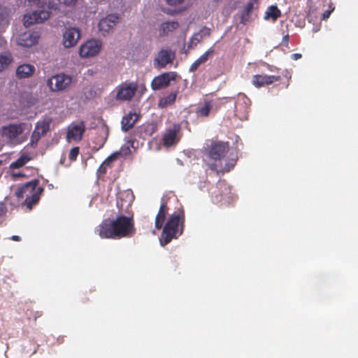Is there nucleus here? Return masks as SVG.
Here are the masks:
<instances>
[{
  "label": "nucleus",
  "mask_w": 358,
  "mask_h": 358,
  "mask_svg": "<svg viewBox=\"0 0 358 358\" xmlns=\"http://www.w3.org/2000/svg\"><path fill=\"white\" fill-rule=\"evenodd\" d=\"M212 108V101H206L204 106L197 110V114L202 117H208L210 114V111Z\"/></svg>",
  "instance_id": "7c9ffc66"
},
{
  "label": "nucleus",
  "mask_w": 358,
  "mask_h": 358,
  "mask_svg": "<svg viewBox=\"0 0 358 358\" xmlns=\"http://www.w3.org/2000/svg\"><path fill=\"white\" fill-rule=\"evenodd\" d=\"M301 55L300 53H294L291 55V57L294 60H297L301 58Z\"/></svg>",
  "instance_id": "c03bdc74"
},
{
  "label": "nucleus",
  "mask_w": 358,
  "mask_h": 358,
  "mask_svg": "<svg viewBox=\"0 0 358 358\" xmlns=\"http://www.w3.org/2000/svg\"><path fill=\"white\" fill-rule=\"evenodd\" d=\"M10 239L14 241H21V238L19 236L13 235L10 237Z\"/></svg>",
  "instance_id": "a18cd8bd"
},
{
  "label": "nucleus",
  "mask_w": 358,
  "mask_h": 358,
  "mask_svg": "<svg viewBox=\"0 0 358 358\" xmlns=\"http://www.w3.org/2000/svg\"><path fill=\"white\" fill-rule=\"evenodd\" d=\"M79 154V148L74 147L70 150L69 158L71 161H75Z\"/></svg>",
  "instance_id": "f704fd0d"
},
{
  "label": "nucleus",
  "mask_w": 358,
  "mask_h": 358,
  "mask_svg": "<svg viewBox=\"0 0 358 358\" xmlns=\"http://www.w3.org/2000/svg\"><path fill=\"white\" fill-rule=\"evenodd\" d=\"M229 151L228 142H213L212 143L208 155L209 157L215 161H220Z\"/></svg>",
  "instance_id": "1a4fd4ad"
},
{
  "label": "nucleus",
  "mask_w": 358,
  "mask_h": 358,
  "mask_svg": "<svg viewBox=\"0 0 358 358\" xmlns=\"http://www.w3.org/2000/svg\"><path fill=\"white\" fill-rule=\"evenodd\" d=\"M43 192V188L39 186V181L33 180L19 187L15 192V196L19 201L20 199H24L21 205L26 206L30 210L34 206L38 203Z\"/></svg>",
  "instance_id": "7ed1b4c3"
},
{
  "label": "nucleus",
  "mask_w": 358,
  "mask_h": 358,
  "mask_svg": "<svg viewBox=\"0 0 358 358\" xmlns=\"http://www.w3.org/2000/svg\"><path fill=\"white\" fill-rule=\"evenodd\" d=\"M106 168H107L106 166H105L104 164H101L100 165V166L99 167L98 170H97V174L99 176H101V175H103V174L106 173Z\"/></svg>",
  "instance_id": "58836bf2"
},
{
  "label": "nucleus",
  "mask_w": 358,
  "mask_h": 358,
  "mask_svg": "<svg viewBox=\"0 0 358 358\" xmlns=\"http://www.w3.org/2000/svg\"><path fill=\"white\" fill-rule=\"evenodd\" d=\"M138 90L136 82H124L116 89L115 99L118 101H130L134 96Z\"/></svg>",
  "instance_id": "423d86ee"
},
{
  "label": "nucleus",
  "mask_w": 358,
  "mask_h": 358,
  "mask_svg": "<svg viewBox=\"0 0 358 358\" xmlns=\"http://www.w3.org/2000/svg\"><path fill=\"white\" fill-rule=\"evenodd\" d=\"M250 103L251 101L248 96H246L244 94H239L238 96L236 104L235 105V108H238V107H239L241 104H243L245 108H248Z\"/></svg>",
  "instance_id": "2f4dec72"
},
{
  "label": "nucleus",
  "mask_w": 358,
  "mask_h": 358,
  "mask_svg": "<svg viewBox=\"0 0 358 358\" xmlns=\"http://www.w3.org/2000/svg\"><path fill=\"white\" fill-rule=\"evenodd\" d=\"M13 176L14 177H22V176H24V174H22L21 173H13Z\"/></svg>",
  "instance_id": "09e8293b"
},
{
  "label": "nucleus",
  "mask_w": 358,
  "mask_h": 358,
  "mask_svg": "<svg viewBox=\"0 0 358 358\" xmlns=\"http://www.w3.org/2000/svg\"><path fill=\"white\" fill-rule=\"evenodd\" d=\"M175 57V52L171 49H162L154 59V65L160 69L164 68L167 64H172Z\"/></svg>",
  "instance_id": "9d476101"
},
{
  "label": "nucleus",
  "mask_w": 358,
  "mask_h": 358,
  "mask_svg": "<svg viewBox=\"0 0 358 358\" xmlns=\"http://www.w3.org/2000/svg\"><path fill=\"white\" fill-rule=\"evenodd\" d=\"M201 64V63L200 62H199L198 59L194 61L192 65L190 66L189 67V71L190 72H194L196 71L198 68L199 67V66Z\"/></svg>",
  "instance_id": "c9c22d12"
},
{
  "label": "nucleus",
  "mask_w": 358,
  "mask_h": 358,
  "mask_svg": "<svg viewBox=\"0 0 358 358\" xmlns=\"http://www.w3.org/2000/svg\"><path fill=\"white\" fill-rule=\"evenodd\" d=\"M185 220V211L182 208H178L169 217L162 227V232L159 238L162 246L169 244L173 239H177L182 234Z\"/></svg>",
  "instance_id": "f03ea898"
},
{
  "label": "nucleus",
  "mask_w": 358,
  "mask_h": 358,
  "mask_svg": "<svg viewBox=\"0 0 358 358\" xmlns=\"http://www.w3.org/2000/svg\"><path fill=\"white\" fill-rule=\"evenodd\" d=\"M267 65H268V70H269V71H274V69H275V68H274L273 66H271V65H269V64H267Z\"/></svg>",
  "instance_id": "8fccbe9b"
},
{
  "label": "nucleus",
  "mask_w": 358,
  "mask_h": 358,
  "mask_svg": "<svg viewBox=\"0 0 358 358\" xmlns=\"http://www.w3.org/2000/svg\"><path fill=\"white\" fill-rule=\"evenodd\" d=\"M331 10L324 11V13L322 14V19L325 20V19L329 18L331 15Z\"/></svg>",
  "instance_id": "37998d69"
},
{
  "label": "nucleus",
  "mask_w": 358,
  "mask_h": 358,
  "mask_svg": "<svg viewBox=\"0 0 358 358\" xmlns=\"http://www.w3.org/2000/svg\"><path fill=\"white\" fill-rule=\"evenodd\" d=\"M30 160V157H29L26 155H22L20 157H19L17 160L13 162L10 167L11 169H20L24 166Z\"/></svg>",
  "instance_id": "c85d7f7f"
},
{
  "label": "nucleus",
  "mask_w": 358,
  "mask_h": 358,
  "mask_svg": "<svg viewBox=\"0 0 358 358\" xmlns=\"http://www.w3.org/2000/svg\"><path fill=\"white\" fill-rule=\"evenodd\" d=\"M179 24L176 21H169L161 24L159 29V34L161 36L168 35L169 33L177 29Z\"/></svg>",
  "instance_id": "393cba45"
},
{
  "label": "nucleus",
  "mask_w": 358,
  "mask_h": 358,
  "mask_svg": "<svg viewBox=\"0 0 358 358\" xmlns=\"http://www.w3.org/2000/svg\"><path fill=\"white\" fill-rule=\"evenodd\" d=\"M280 76H268L266 74H256L252 78V84L257 88H260L272 85L275 82L280 81Z\"/></svg>",
  "instance_id": "2eb2a0df"
},
{
  "label": "nucleus",
  "mask_w": 358,
  "mask_h": 358,
  "mask_svg": "<svg viewBox=\"0 0 358 358\" xmlns=\"http://www.w3.org/2000/svg\"><path fill=\"white\" fill-rule=\"evenodd\" d=\"M50 12L48 10H41L39 11H34L30 14H26L23 18L24 25L29 27L36 23H41L48 19Z\"/></svg>",
  "instance_id": "ddd939ff"
},
{
  "label": "nucleus",
  "mask_w": 358,
  "mask_h": 358,
  "mask_svg": "<svg viewBox=\"0 0 358 358\" xmlns=\"http://www.w3.org/2000/svg\"><path fill=\"white\" fill-rule=\"evenodd\" d=\"M289 34H286L283 37H282V41H281V45H284L285 47L287 48L288 45H289Z\"/></svg>",
  "instance_id": "4c0bfd02"
},
{
  "label": "nucleus",
  "mask_w": 358,
  "mask_h": 358,
  "mask_svg": "<svg viewBox=\"0 0 358 358\" xmlns=\"http://www.w3.org/2000/svg\"><path fill=\"white\" fill-rule=\"evenodd\" d=\"M12 61L13 57L10 53L0 55V71L7 68Z\"/></svg>",
  "instance_id": "c756f323"
},
{
  "label": "nucleus",
  "mask_w": 358,
  "mask_h": 358,
  "mask_svg": "<svg viewBox=\"0 0 358 358\" xmlns=\"http://www.w3.org/2000/svg\"><path fill=\"white\" fill-rule=\"evenodd\" d=\"M166 1L170 6H176L182 3L183 0H166Z\"/></svg>",
  "instance_id": "ea45409f"
},
{
  "label": "nucleus",
  "mask_w": 358,
  "mask_h": 358,
  "mask_svg": "<svg viewBox=\"0 0 358 358\" xmlns=\"http://www.w3.org/2000/svg\"><path fill=\"white\" fill-rule=\"evenodd\" d=\"M281 15V11L277 7V6H271L268 8L264 19H271L273 22L276 21L278 17Z\"/></svg>",
  "instance_id": "bb28decb"
},
{
  "label": "nucleus",
  "mask_w": 358,
  "mask_h": 358,
  "mask_svg": "<svg viewBox=\"0 0 358 358\" xmlns=\"http://www.w3.org/2000/svg\"><path fill=\"white\" fill-rule=\"evenodd\" d=\"M72 82L71 76L59 73L52 76L47 80V85L52 92H59L66 90Z\"/></svg>",
  "instance_id": "0eeeda50"
},
{
  "label": "nucleus",
  "mask_w": 358,
  "mask_h": 358,
  "mask_svg": "<svg viewBox=\"0 0 358 358\" xmlns=\"http://www.w3.org/2000/svg\"><path fill=\"white\" fill-rule=\"evenodd\" d=\"M119 21V17L117 15L110 14L101 19L99 23V28L104 35L112 30Z\"/></svg>",
  "instance_id": "f3484780"
},
{
  "label": "nucleus",
  "mask_w": 358,
  "mask_h": 358,
  "mask_svg": "<svg viewBox=\"0 0 358 358\" xmlns=\"http://www.w3.org/2000/svg\"><path fill=\"white\" fill-rule=\"evenodd\" d=\"M256 3H257V0H251L249 3L246 4L241 14V24H245L246 22L249 21L250 18V14L252 11L254 10L255 4Z\"/></svg>",
  "instance_id": "b1692460"
},
{
  "label": "nucleus",
  "mask_w": 358,
  "mask_h": 358,
  "mask_svg": "<svg viewBox=\"0 0 358 358\" xmlns=\"http://www.w3.org/2000/svg\"><path fill=\"white\" fill-rule=\"evenodd\" d=\"M236 163V159H230L223 168H218L217 165L215 163H212L209 164V167L211 170L217 172V173H224L229 172L231 169H233Z\"/></svg>",
  "instance_id": "a878e982"
},
{
  "label": "nucleus",
  "mask_w": 358,
  "mask_h": 358,
  "mask_svg": "<svg viewBox=\"0 0 358 358\" xmlns=\"http://www.w3.org/2000/svg\"><path fill=\"white\" fill-rule=\"evenodd\" d=\"M197 36V34L194 35L191 39V43L194 44L195 45L200 41V39L196 37Z\"/></svg>",
  "instance_id": "a19ab883"
},
{
  "label": "nucleus",
  "mask_w": 358,
  "mask_h": 358,
  "mask_svg": "<svg viewBox=\"0 0 358 358\" xmlns=\"http://www.w3.org/2000/svg\"><path fill=\"white\" fill-rule=\"evenodd\" d=\"M8 24V15L5 9L0 6V25Z\"/></svg>",
  "instance_id": "72a5a7b5"
},
{
  "label": "nucleus",
  "mask_w": 358,
  "mask_h": 358,
  "mask_svg": "<svg viewBox=\"0 0 358 358\" xmlns=\"http://www.w3.org/2000/svg\"><path fill=\"white\" fill-rule=\"evenodd\" d=\"M176 76L175 72L162 73L153 78L151 82V88L154 91L166 88L170 85L171 81L176 79Z\"/></svg>",
  "instance_id": "6e6552de"
},
{
  "label": "nucleus",
  "mask_w": 358,
  "mask_h": 358,
  "mask_svg": "<svg viewBox=\"0 0 358 358\" xmlns=\"http://www.w3.org/2000/svg\"><path fill=\"white\" fill-rule=\"evenodd\" d=\"M85 124L83 121L78 124H71L68 127L66 132V140L69 142H78L83 138V136L85 132Z\"/></svg>",
  "instance_id": "9b49d317"
},
{
  "label": "nucleus",
  "mask_w": 358,
  "mask_h": 358,
  "mask_svg": "<svg viewBox=\"0 0 358 358\" xmlns=\"http://www.w3.org/2000/svg\"><path fill=\"white\" fill-rule=\"evenodd\" d=\"M137 120L138 115L136 113H129L122 119V129L124 131H127L134 127Z\"/></svg>",
  "instance_id": "4be33fe9"
},
{
  "label": "nucleus",
  "mask_w": 358,
  "mask_h": 358,
  "mask_svg": "<svg viewBox=\"0 0 358 358\" xmlns=\"http://www.w3.org/2000/svg\"><path fill=\"white\" fill-rule=\"evenodd\" d=\"M48 8L50 9L56 10V9H57V5L56 3H55L54 2L49 1Z\"/></svg>",
  "instance_id": "79ce46f5"
},
{
  "label": "nucleus",
  "mask_w": 358,
  "mask_h": 358,
  "mask_svg": "<svg viewBox=\"0 0 358 358\" xmlns=\"http://www.w3.org/2000/svg\"><path fill=\"white\" fill-rule=\"evenodd\" d=\"M214 53V50L213 48H209L206 52H204L202 55H201L198 60L201 64L206 62L210 57H211Z\"/></svg>",
  "instance_id": "473e14b6"
},
{
  "label": "nucleus",
  "mask_w": 358,
  "mask_h": 358,
  "mask_svg": "<svg viewBox=\"0 0 358 358\" xmlns=\"http://www.w3.org/2000/svg\"><path fill=\"white\" fill-rule=\"evenodd\" d=\"M38 38L37 32H25L20 36L17 44L23 47H31L38 43Z\"/></svg>",
  "instance_id": "6ab92c4d"
},
{
  "label": "nucleus",
  "mask_w": 358,
  "mask_h": 358,
  "mask_svg": "<svg viewBox=\"0 0 358 358\" xmlns=\"http://www.w3.org/2000/svg\"><path fill=\"white\" fill-rule=\"evenodd\" d=\"M29 2L36 3L37 5H39L41 3H45V0H28Z\"/></svg>",
  "instance_id": "49530a36"
},
{
  "label": "nucleus",
  "mask_w": 358,
  "mask_h": 358,
  "mask_svg": "<svg viewBox=\"0 0 358 358\" xmlns=\"http://www.w3.org/2000/svg\"><path fill=\"white\" fill-rule=\"evenodd\" d=\"M101 43L96 40H89L83 44L79 50L81 57H89L96 55L101 50Z\"/></svg>",
  "instance_id": "f8f14e48"
},
{
  "label": "nucleus",
  "mask_w": 358,
  "mask_h": 358,
  "mask_svg": "<svg viewBox=\"0 0 358 358\" xmlns=\"http://www.w3.org/2000/svg\"><path fill=\"white\" fill-rule=\"evenodd\" d=\"M79 38V29L76 28L67 29L63 34V44L66 48L73 47L76 45Z\"/></svg>",
  "instance_id": "a211bd4d"
},
{
  "label": "nucleus",
  "mask_w": 358,
  "mask_h": 358,
  "mask_svg": "<svg viewBox=\"0 0 358 358\" xmlns=\"http://www.w3.org/2000/svg\"><path fill=\"white\" fill-rule=\"evenodd\" d=\"M60 3H62L67 6H74L78 0H58Z\"/></svg>",
  "instance_id": "e433bc0d"
},
{
  "label": "nucleus",
  "mask_w": 358,
  "mask_h": 358,
  "mask_svg": "<svg viewBox=\"0 0 358 358\" xmlns=\"http://www.w3.org/2000/svg\"><path fill=\"white\" fill-rule=\"evenodd\" d=\"M123 151H126L125 152V154L127 152H130L131 150H130V148L127 146L125 148H121V151L120 152H115L113 154H111L110 155H109L104 161L102 163L103 164H104L105 166H110V164L115 161L118 157L121 155V152H123Z\"/></svg>",
  "instance_id": "cd10ccee"
},
{
  "label": "nucleus",
  "mask_w": 358,
  "mask_h": 358,
  "mask_svg": "<svg viewBox=\"0 0 358 358\" xmlns=\"http://www.w3.org/2000/svg\"><path fill=\"white\" fill-rule=\"evenodd\" d=\"M52 122V119L46 116L36 123L35 129L31 136L30 144L32 147H36L41 138L48 132Z\"/></svg>",
  "instance_id": "39448f33"
},
{
  "label": "nucleus",
  "mask_w": 358,
  "mask_h": 358,
  "mask_svg": "<svg viewBox=\"0 0 358 358\" xmlns=\"http://www.w3.org/2000/svg\"><path fill=\"white\" fill-rule=\"evenodd\" d=\"M178 94V91L176 90L171 92L167 96L160 98L158 102V106L161 108H166L169 106H172L175 103Z\"/></svg>",
  "instance_id": "5701e85b"
},
{
  "label": "nucleus",
  "mask_w": 358,
  "mask_h": 358,
  "mask_svg": "<svg viewBox=\"0 0 358 358\" xmlns=\"http://www.w3.org/2000/svg\"><path fill=\"white\" fill-rule=\"evenodd\" d=\"M169 213V207L166 201H162L158 213L155 217V226L158 230L162 229L164 225L166 217Z\"/></svg>",
  "instance_id": "aec40b11"
},
{
  "label": "nucleus",
  "mask_w": 358,
  "mask_h": 358,
  "mask_svg": "<svg viewBox=\"0 0 358 358\" xmlns=\"http://www.w3.org/2000/svg\"><path fill=\"white\" fill-rule=\"evenodd\" d=\"M35 67L33 65L24 64L20 65L16 69V76L20 78H27L34 74Z\"/></svg>",
  "instance_id": "412c9836"
},
{
  "label": "nucleus",
  "mask_w": 358,
  "mask_h": 358,
  "mask_svg": "<svg viewBox=\"0 0 358 358\" xmlns=\"http://www.w3.org/2000/svg\"><path fill=\"white\" fill-rule=\"evenodd\" d=\"M231 192V188L225 180H220L216 186L211 189V196L214 202L219 203Z\"/></svg>",
  "instance_id": "4468645a"
},
{
  "label": "nucleus",
  "mask_w": 358,
  "mask_h": 358,
  "mask_svg": "<svg viewBox=\"0 0 358 358\" xmlns=\"http://www.w3.org/2000/svg\"><path fill=\"white\" fill-rule=\"evenodd\" d=\"M180 130L179 124H173L171 129L166 130L162 138L163 145L166 147H171L177 144L180 140L178 133Z\"/></svg>",
  "instance_id": "dca6fc26"
},
{
  "label": "nucleus",
  "mask_w": 358,
  "mask_h": 358,
  "mask_svg": "<svg viewBox=\"0 0 358 358\" xmlns=\"http://www.w3.org/2000/svg\"><path fill=\"white\" fill-rule=\"evenodd\" d=\"M29 129L26 122L10 123L0 128V136L6 144L16 146L27 140L25 130Z\"/></svg>",
  "instance_id": "20e7f679"
},
{
  "label": "nucleus",
  "mask_w": 358,
  "mask_h": 358,
  "mask_svg": "<svg viewBox=\"0 0 358 358\" xmlns=\"http://www.w3.org/2000/svg\"><path fill=\"white\" fill-rule=\"evenodd\" d=\"M6 43V41L4 40V38L1 36H0V48L3 46Z\"/></svg>",
  "instance_id": "de8ad7c7"
},
{
  "label": "nucleus",
  "mask_w": 358,
  "mask_h": 358,
  "mask_svg": "<svg viewBox=\"0 0 358 358\" xmlns=\"http://www.w3.org/2000/svg\"><path fill=\"white\" fill-rule=\"evenodd\" d=\"M119 215L113 220L104 219L96 228L95 232L101 238L119 240L133 237L136 232L134 214L131 211L125 210L124 215L122 204L117 202Z\"/></svg>",
  "instance_id": "f257e3e1"
}]
</instances>
